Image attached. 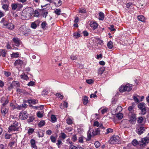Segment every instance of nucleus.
<instances>
[{"label":"nucleus","mask_w":149,"mask_h":149,"mask_svg":"<svg viewBox=\"0 0 149 149\" xmlns=\"http://www.w3.org/2000/svg\"><path fill=\"white\" fill-rule=\"evenodd\" d=\"M61 10L60 9H56L54 11V13L57 15H61Z\"/></svg>","instance_id":"nucleus-37"},{"label":"nucleus","mask_w":149,"mask_h":149,"mask_svg":"<svg viewBox=\"0 0 149 149\" xmlns=\"http://www.w3.org/2000/svg\"><path fill=\"white\" fill-rule=\"evenodd\" d=\"M33 12V10L31 7L27 8L24 9L22 11V16L25 19L30 18Z\"/></svg>","instance_id":"nucleus-1"},{"label":"nucleus","mask_w":149,"mask_h":149,"mask_svg":"<svg viewBox=\"0 0 149 149\" xmlns=\"http://www.w3.org/2000/svg\"><path fill=\"white\" fill-rule=\"evenodd\" d=\"M136 115L134 114H132L130 117V121L134 123L136 121Z\"/></svg>","instance_id":"nucleus-17"},{"label":"nucleus","mask_w":149,"mask_h":149,"mask_svg":"<svg viewBox=\"0 0 149 149\" xmlns=\"http://www.w3.org/2000/svg\"><path fill=\"white\" fill-rule=\"evenodd\" d=\"M56 96L57 97H58L60 98L61 99H62L63 98V95H61L60 93H57L55 94Z\"/></svg>","instance_id":"nucleus-51"},{"label":"nucleus","mask_w":149,"mask_h":149,"mask_svg":"<svg viewBox=\"0 0 149 149\" xmlns=\"http://www.w3.org/2000/svg\"><path fill=\"white\" fill-rule=\"evenodd\" d=\"M141 111L142 114L144 115L146 113V107H145L143 109H141Z\"/></svg>","instance_id":"nucleus-45"},{"label":"nucleus","mask_w":149,"mask_h":149,"mask_svg":"<svg viewBox=\"0 0 149 149\" xmlns=\"http://www.w3.org/2000/svg\"><path fill=\"white\" fill-rule=\"evenodd\" d=\"M34 119V118L33 117H29V119L28 120V123H30L32 122Z\"/></svg>","instance_id":"nucleus-58"},{"label":"nucleus","mask_w":149,"mask_h":149,"mask_svg":"<svg viewBox=\"0 0 149 149\" xmlns=\"http://www.w3.org/2000/svg\"><path fill=\"white\" fill-rule=\"evenodd\" d=\"M8 4L7 3H5L3 5L2 7L4 10H8Z\"/></svg>","instance_id":"nucleus-36"},{"label":"nucleus","mask_w":149,"mask_h":149,"mask_svg":"<svg viewBox=\"0 0 149 149\" xmlns=\"http://www.w3.org/2000/svg\"><path fill=\"white\" fill-rule=\"evenodd\" d=\"M8 109L5 107L1 106V113L4 116L8 112Z\"/></svg>","instance_id":"nucleus-14"},{"label":"nucleus","mask_w":149,"mask_h":149,"mask_svg":"<svg viewBox=\"0 0 149 149\" xmlns=\"http://www.w3.org/2000/svg\"><path fill=\"white\" fill-rule=\"evenodd\" d=\"M48 93L47 91L45 90H43L42 92V95H46Z\"/></svg>","instance_id":"nucleus-56"},{"label":"nucleus","mask_w":149,"mask_h":149,"mask_svg":"<svg viewBox=\"0 0 149 149\" xmlns=\"http://www.w3.org/2000/svg\"><path fill=\"white\" fill-rule=\"evenodd\" d=\"M78 140L79 143H82L84 142L83 137L82 136L79 137Z\"/></svg>","instance_id":"nucleus-54"},{"label":"nucleus","mask_w":149,"mask_h":149,"mask_svg":"<svg viewBox=\"0 0 149 149\" xmlns=\"http://www.w3.org/2000/svg\"><path fill=\"white\" fill-rule=\"evenodd\" d=\"M114 26L113 25H110V26L109 28V29L111 30V31H114L115 30V29L114 28Z\"/></svg>","instance_id":"nucleus-57"},{"label":"nucleus","mask_w":149,"mask_h":149,"mask_svg":"<svg viewBox=\"0 0 149 149\" xmlns=\"http://www.w3.org/2000/svg\"><path fill=\"white\" fill-rule=\"evenodd\" d=\"M19 86V83L17 81H13L10 85L9 87L10 88H13L14 87H18Z\"/></svg>","instance_id":"nucleus-13"},{"label":"nucleus","mask_w":149,"mask_h":149,"mask_svg":"<svg viewBox=\"0 0 149 149\" xmlns=\"http://www.w3.org/2000/svg\"><path fill=\"white\" fill-rule=\"evenodd\" d=\"M107 46L109 49H112L113 47V42L111 41L109 42L107 44Z\"/></svg>","instance_id":"nucleus-24"},{"label":"nucleus","mask_w":149,"mask_h":149,"mask_svg":"<svg viewBox=\"0 0 149 149\" xmlns=\"http://www.w3.org/2000/svg\"><path fill=\"white\" fill-rule=\"evenodd\" d=\"M31 27L33 29H36L37 27V25L35 22L32 23L31 25Z\"/></svg>","instance_id":"nucleus-44"},{"label":"nucleus","mask_w":149,"mask_h":149,"mask_svg":"<svg viewBox=\"0 0 149 149\" xmlns=\"http://www.w3.org/2000/svg\"><path fill=\"white\" fill-rule=\"evenodd\" d=\"M0 101L1 103H2V106L5 107L9 102L8 98V97L6 98L5 97H2Z\"/></svg>","instance_id":"nucleus-11"},{"label":"nucleus","mask_w":149,"mask_h":149,"mask_svg":"<svg viewBox=\"0 0 149 149\" xmlns=\"http://www.w3.org/2000/svg\"><path fill=\"white\" fill-rule=\"evenodd\" d=\"M105 68L104 67H102L100 68L98 70V74H102L105 70Z\"/></svg>","instance_id":"nucleus-22"},{"label":"nucleus","mask_w":149,"mask_h":149,"mask_svg":"<svg viewBox=\"0 0 149 149\" xmlns=\"http://www.w3.org/2000/svg\"><path fill=\"white\" fill-rule=\"evenodd\" d=\"M50 139L52 142L55 143L56 142V139L54 136H51L50 137Z\"/></svg>","instance_id":"nucleus-38"},{"label":"nucleus","mask_w":149,"mask_h":149,"mask_svg":"<svg viewBox=\"0 0 149 149\" xmlns=\"http://www.w3.org/2000/svg\"><path fill=\"white\" fill-rule=\"evenodd\" d=\"M19 126L18 123L15 121H13L11 125L8 128V132H10L12 131H19Z\"/></svg>","instance_id":"nucleus-3"},{"label":"nucleus","mask_w":149,"mask_h":149,"mask_svg":"<svg viewBox=\"0 0 149 149\" xmlns=\"http://www.w3.org/2000/svg\"><path fill=\"white\" fill-rule=\"evenodd\" d=\"M132 89L131 85L129 84H127L125 85H122L119 88L120 92H123L126 91H129Z\"/></svg>","instance_id":"nucleus-5"},{"label":"nucleus","mask_w":149,"mask_h":149,"mask_svg":"<svg viewBox=\"0 0 149 149\" xmlns=\"http://www.w3.org/2000/svg\"><path fill=\"white\" fill-rule=\"evenodd\" d=\"M6 146H4L2 144L0 145V149H6Z\"/></svg>","instance_id":"nucleus-64"},{"label":"nucleus","mask_w":149,"mask_h":149,"mask_svg":"<svg viewBox=\"0 0 149 149\" xmlns=\"http://www.w3.org/2000/svg\"><path fill=\"white\" fill-rule=\"evenodd\" d=\"M140 96L139 95H136V94H134L133 95L134 99L136 102L139 103V98Z\"/></svg>","instance_id":"nucleus-23"},{"label":"nucleus","mask_w":149,"mask_h":149,"mask_svg":"<svg viewBox=\"0 0 149 149\" xmlns=\"http://www.w3.org/2000/svg\"><path fill=\"white\" fill-rule=\"evenodd\" d=\"M149 142V139L148 137H145L142 139L141 141H139V142L136 139H134L132 141V143L134 146L138 144L141 146H145Z\"/></svg>","instance_id":"nucleus-2"},{"label":"nucleus","mask_w":149,"mask_h":149,"mask_svg":"<svg viewBox=\"0 0 149 149\" xmlns=\"http://www.w3.org/2000/svg\"><path fill=\"white\" fill-rule=\"evenodd\" d=\"M47 23L45 22H42L41 25L42 28L43 29H44L47 25Z\"/></svg>","instance_id":"nucleus-52"},{"label":"nucleus","mask_w":149,"mask_h":149,"mask_svg":"<svg viewBox=\"0 0 149 149\" xmlns=\"http://www.w3.org/2000/svg\"><path fill=\"white\" fill-rule=\"evenodd\" d=\"M62 143L61 141L60 140H58L57 141V143H56V145H57L58 147L59 148L60 147V145L62 144Z\"/></svg>","instance_id":"nucleus-61"},{"label":"nucleus","mask_w":149,"mask_h":149,"mask_svg":"<svg viewBox=\"0 0 149 149\" xmlns=\"http://www.w3.org/2000/svg\"><path fill=\"white\" fill-rule=\"evenodd\" d=\"M108 110V109L107 108H104L103 109H102V108H100V109H99V110H98V112H99V111L101 110V112H102V114H104L105 113L107 112V111Z\"/></svg>","instance_id":"nucleus-34"},{"label":"nucleus","mask_w":149,"mask_h":149,"mask_svg":"<svg viewBox=\"0 0 149 149\" xmlns=\"http://www.w3.org/2000/svg\"><path fill=\"white\" fill-rule=\"evenodd\" d=\"M67 136V135L64 133L61 132V136H59V137L64 139L66 138Z\"/></svg>","instance_id":"nucleus-32"},{"label":"nucleus","mask_w":149,"mask_h":149,"mask_svg":"<svg viewBox=\"0 0 149 149\" xmlns=\"http://www.w3.org/2000/svg\"><path fill=\"white\" fill-rule=\"evenodd\" d=\"M100 130L99 128L95 129L92 132V134H91V132L90 130L88 132V138L89 140H90L92 136H95L96 135L99 134H100Z\"/></svg>","instance_id":"nucleus-6"},{"label":"nucleus","mask_w":149,"mask_h":149,"mask_svg":"<svg viewBox=\"0 0 149 149\" xmlns=\"http://www.w3.org/2000/svg\"><path fill=\"white\" fill-rule=\"evenodd\" d=\"M100 123L97 121H95L94 122L93 124V126L94 127H99V126Z\"/></svg>","instance_id":"nucleus-47"},{"label":"nucleus","mask_w":149,"mask_h":149,"mask_svg":"<svg viewBox=\"0 0 149 149\" xmlns=\"http://www.w3.org/2000/svg\"><path fill=\"white\" fill-rule=\"evenodd\" d=\"M77 57L76 55L72 54L70 56V58L72 60H75L77 59Z\"/></svg>","instance_id":"nucleus-53"},{"label":"nucleus","mask_w":149,"mask_h":149,"mask_svg":"<svg viewBox=\"0 0 149 149\" xmlns=\"http://www.w3.org/2000/svg\"><path fill=\"white\" fill-rule=\"evenodd\" d=\"M22 108V107L21 106H19L18 105H16L14 106L13 109H17L18 110L21 109Z\"/></svg>","instance_id":"nucleus-43"},{"label":"nucleus","mask_w":149,"mask_h":149,"mask_svg":"<svg viewBox=\"0 0 149 149\" xmlns=\"http://www.w3.org/2000/svg\"><path fill=\"white\" fill-rule=\"evenodd\" d=\"M120 140L119 137L117 136H112L109 140L110 143L111 144H118Z\"/></svg>","instance_id":"nucleus-7"},{"label":"nucleus","mask_w":149,"mask_h":149,"mask_svg":"<svg viewBox=\"0 0 149 149\" xmlns=\"http://www.w3.org/2000/svg\"><path fill=\"white\" fill-rule=\"evenodd\" d=\"M106 132L105 134H107L109 133H112L113 132V130L111 128H108L106 130Z\"/></svg>","instance_id":"nucleus-41"},{"label":"nucleus","mask_w":149,"mask_h":149,"mask_svg":"<svg viewBox=\"0 0 149 149\" xmlns=\"http://www.w3.org/2000/svg\"><path fill=\"white\" fill-rule=\"evenodd\" d=\"M45 122L44 120L41 121L38 124L39 127H41L45 125Z\"/></svg>","instance_id":"nucleus-33"},{"label":"nucleus","mask_w":149,"mask_h":149,"mask_svg":"<svg viewBox=\"0 0 149 149\" xmlns=\"http://www.w3.org/2000/svg\"><path fill=\"white\" fill-rule=\"evenodd\" d=\"M34 131V129L33 128H29L28 130V134L30 135L32 134Z\"/></svg>","instance_id":"nucleus-40"},{"label":"nucleus","mask_w":149,"mask_h":149,"mask_svg":"<svg viewBox=\"0 0 149 149\" xmlns=\"http://www.w3.org/2000/svg\"><path fill=\"white\" fill-rule=\"evenodd\" d=\"M94 144L96 148H98L100 146V143L97 141H96L95 143Z\"/></svg>","instance_id":"nucleus-48"},{"label":"nucleus","mask_w":149,"mask_h":149,"mask_svg":"<svg viewBox=\"0 0 149 149\" xmlns=\"http://www.w3.org/2000/svg\"><path fill=\"white\" fill-rule=\"evenodd\" d=\"M57 2H55L54 4L56 6H59L62 4V2L61 0H57Z\"/></svg>","instance_id":"nucleus-31"},{"label":"nucleus","mask_w":149,"mask_h":149,"mask_svg":"<svg viewBox=\"0 0 149 149\" xmlns=\"http://www.w3.org/2000/svg\"><path fill=\"white\" fill-rule=\"evenodd\" d=\"M146 129V127L139 126L136 127V132L138 134L141 135L144 133Z\"/></svg>","instance_id":"nucleus-8"},{"label":"nucleus","mask_w":149,"mask_h":149,"mask_svg":"<svg viewBox=\"0 0 149 149\" xmlns=\"http://www.w3.org/2000/svg\"><path fill=\"white\" fill-rule=\"evenodd\" d=\"M11 7L13 10H19L23 7L22 5L20 3H13L11 5Z\"/></svg>","instance_id":"nucleus-9"},{"label":"nucleus","mask_w":149,"mask_h":149,"mask_svg":"<svg viewBox=\"0 0 149 149\" xmlns=\"http://www.w3.org/2000/svg\"><path fill=\"white\" fill-rule=\"evenodd\" d=\"M138 107L140 109H141L145 107V104L144 103H139L138 105Z\"/></svg>","instance_id":"nucleus-28"},{"label":"nucleus","mask_w":149,"mask_h":149,"mask_svg":"<svg viewBox=\"0 0 149 149\" xmlns=\"http://www.w3.org/2000/svg\"><path fill=\"white\" fill-rule=\"evenodd\" d=\"M104 18V15L102 12H100L99 13V19L100 20H103Z\"/></svg>","instance_id":"nucleus-26"},{"label":"nucleus","mask_w":149,"mask_h":149,"mask_svg":"<svg viewBox=\"0 0 149 149\" xmlns=\"http://www.w3.org/2000/svg\"><path fill=\"white\" fill-rule=\"evenodd\" d=\"M51 118L52 120V123H54L57 120L55 116L54 115H52L51 116Z\"/></svg>","instance_id":"nucleus-29"},{"label":"nucleus","mask_w":149,"mask_h":149,"mask_svg":"<svg viewBox=\"0 0 149 149\" xmlns=\"http://www.w3.org/2000/svg\"><path fill=\"white\" fill-rule=\"evenodd\" d=\"M23 63V61L22 60L19 59L16 60L14 63L15 66H21Z\"/></svg>","instance_id":"nucleus-16"},{"label":"nucleus","mask_w":149,"mask_h":149,"mask_svg":"<svg viewBox=\"0 0 149 149\" xmlns=\"http://www.w3.org/2000/svg\"><path fill=\"white\" fill-rule=\"evenodd\" d=\"M37 116L39 118H42L43 117V115L41 112L39 111L37 113Z\"/></svg>","instance_id":"nucleus-46"},{"label":"nucleus","mask_w":149,"mask_h":149,"mask_svg":"<svg viewBox=\"0 0 149 149\" xmlns=\"http://www.w3.org/2000/svg\"><path fill=\"white\" fill-rule=\"evenodd\" d=\"M6 53L5 50L3 49L0 50V55L2 56L3 57H5Z\"/></svg>","instance_id":"nucleus-25"},{"label":"nucleus","mask_w":149,"mask_h":149,"mask_svg":"<svg viewBox=\"0 0 149 149\" xmlns=\"http://www.w3.org/2000/svg\"><path fill=\"white\" fill-rule=\"evenodd\" d=\"M27 102L29 104H34L37 102L38 100H27Z\"/></svg>","instance_id":"nucleus-21"},{"label":"nucleus","mask_w":149,"mask_h":149,"mask_svg":"<svg viewBox=\"0 0 149 149\" xmlns=\"http://www.w3.org/2000/svg\"><path fill=\"white\" fill-rule=\"evenodd\" d=\"M116 117L118 119L120 120L123 117V114L120 112H118L116 114Z\"/></svg>","instance_id":"nucleus-27"},{"label":"nucleus","mask_w":149,"mask_h":149,"mask_svg":"<svg viewBox=\"0 0 149 149\" xmlns=\"http://www.w3.org/2000/svg\"><path fill=\"white\" fill-rule=\"evenodd\" d=\"M82 101L84 105L86 104L88 102V97L86 96L84 97L82 99Z\"/></svg>","instance_id":"nucleus-19"},{"label":"nucleus","mask_w":149,"mask_h":149,"mask_svg":"<svg viewBox=\"0 0 149 149\" xmlns=\"http://www.w3.org/2000/svg\"><path fill=\"white\" fill-rule=\"evenodd\" d=\"M30 142L31 145V147L32 148L35 149H38L37 147L35 144V141L33 139H31Z\"/></svg>","instance_id":"nucleus-18"},{"label":"nucleus","mask_w":149,"mask_h":149,"mask_svg":"<svg viewBox=\"0 0 149 149\" xmlns=\"http://www.w3.org/2000/svg\"><path fill=\"white\" fill-rule=\"evenodd\" d=\"M34 84V82L32 81H30L27 84V85L29 86H32Z\"/></svg>","instance_id":"nucleus-62"},{"label":"nucleus","mask_w":149,"mask_h":149,"mask_svg":"<svg viewBox=\"0 0 149 149\" xmlns=\"http://www.w3.org/2000/svg\"><path fill=\"white\" fill-rule=\"evenodd\" d=\"M21 78L22 79L25 80L26 81L28 80L29 79V78L28 77L27 75L24 74H22L21 75Z\"/></svg>","instance_id":"nucleus-20"},{"label":"nucleus","mask_w":149,"mask_h":149,"mask_svg":"<svg viewBox=\"0 0 149 149\" xmlns=\"http://www.w3.org/2000/svg\"><path fill=\"white\" fill-rule=\"evenodd\" d=\"M19 54L18 52L13 53L11 55L12 58H16L19 56Z\"/></svg>","instance_id":"nucleus-35"},{"label":"nucleus","mask_w":149,"mask_h":149,"mask_svg":"<svg viewBox=\"0 0 149 149\" xmlns=\"http://www.w3.org/2000/svg\"><path fill=\"white\" fill-rule=\"evenodd\" d=\"M86 82L89 84H91L93 83V81L91 79H87L86 80Z\"/></svg>","instance_id":"nucleus-60"},{"label":"nucleus","mask_w":149,"mask_h":149,"mask_svg":"<svg viewBox=\"0 0 149 149\" xmlns=\"http://www.w3.org/2000/svg\"><path fill=\"white\" fill-rule=\"evenodd\" d=\"M28 113L24 111H21L19 113V118L22 120H25L28 117Z\"/></svg>","instance_id":"nucleus-10"},{"label":"nucleus","mask_w":149,"mask_h":149,"mask_svg":"<svg viewBox=\"0 0 149 149\" xmlns=\"http://www.w3.org/2000/svg\"><path fill=\"white\" fill-rule=\"evenodd\" d=\"M13 42L15 45L18 47L19 45L20 41L17 38H14L12 39Z\"/></svg>","instance_id":"nucleus-12"},{"label":"nucleus","mask_w":149,"mask_h":149,"mask_svg":"<svg viewBox=\"0 0 149 149\" xmlns=\"http://www.w3.org/2000/svg\"><path fill=\"white\" fill-rule=\"evenodd\" d=\"M79 12L81 13H84L86 12V10L84 9H80L79 10Z\"/></svg>","instance_id":"nucleus-63"},{"label":"nucleus","mask_w":149,"mask_h":149,"mask_svg":"<svg viewBox=\"0 0 149 149\" xmlns=\"http://www.w3.org/2000/svg\"><path fill=\"white\" fill-rule=\"evenodd\" d=\"M1 23L3 24V26H6L8 29L12 30L14 28V25L13 24L8 22L6 19L4 18H3L0 22Z\"/></svg>","instance_id":"nucleus-4"},{"label":"nucleus","mask_w":149,"mask_h":149,"mask_svg":"<svg viewBox=\"0 0 149 149\" xmlns=\"http://www.w3.org/2000/svg\"><path fill=\"white\" fill-rule=\"evenodd\" d=\"M138 19L139 21L144 22L145 20V17L142 15H139L138 17Z\"/></svg>","instance_id":"nucleus-30"},{"label":"nucleus","mask_w":149,"mask_h":149,"mask_svg":"<svg viewBox=\"0 0 149 149\" xmlns=\"http://www.w3.org/2000/svg\"><path fill=\"white\" fill-rule=\"evenodd\" d=\"M122 110V108L120 106H118L117 107V108L116 109L115 111L116 112L118 111V112H120Z\"/></svg>","instance_id":"nucleus-42"},{"label":"nucleus","mask_w":149,"mask_h":149,"mask_svg":"<svg viewBox=\"0 0 149 149\" xmlns=\"http://www.w3.org/2000/svg\"><path fill=\"white\" fill-rule=\"evenodd\" d=\"M67 123L69 125L72 124V120L69 118H68L67 120Z\"/></svg>","instance_id":"nucleus-39"},{"label":"nucleus","mask_w":149,"mask_h":149,"mask_svg":"<svg viewBox=\"0 0 149 149\" xmlns=\"http://www.w3.org/2000/svg\"><path fill=\"white\" fill-rule=\"evenodd\" d=\"M72 141L74 142L76 141L77 139V136L76 135L74 134V135L72 137Z\"/></svg>","instance_id":"nucleus-50"},{"label":"nucleus","mask_w":149,"mask_h":149,"mask_svg":"<svg viewBox=\"0 0 149 149\" xmlns=\"http://www.w3.org/2000/svg\"><path fill=\"white\" fill-rule=\"evenodd\" d=\"M143 120V118L142 117H139L138 118V123H141Z\"/></svg>","instance_id":"nucleus-55"},{"label":"nucleus","mask_w":149,"mask_h":149,"mask_svg":"<svg viewBox=\"0 0 149 149\" xmlns=\"http://www.w3.org/2000/svg\"><path fill=\"white\" fill-rule=\"evenodd\" d=\"M78 147L73 145H71L69 147V149H77Z\"/></svg>","instance_id":"nucleus-59"},{"label":"nucleus","mask_w":149,"mask_h":149,"mask_svg":"<svg viewBox=\"0 0 149 149\" xmlns=\"http://www.w3.org/2000/svg\"><path fill=\"white\" fill-rule=\"evenodd\" d=\"M90 25L94 30L96 29L98 27V24L95 22H91L90 23Z\"/></svg>","instance_id":"nucleus-15"},{"label":"nucleus","mask_w":149,"mask_h":149,"mask_svg":"<svg viewBox=\"0 0 149 149\" xmlns=\"http://www.w3.org/2000/svg\"><path fill=\"white\" fill-rule=\"evenodd\" d=\"M73 35L76 38L80 37V36L79 33L78 32H75L74 33Z\"/></svg>","instance_id":"nucleus-49"}]
</instances>
